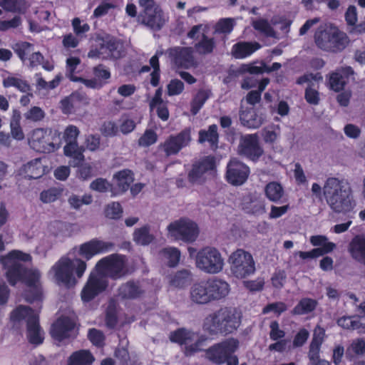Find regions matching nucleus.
Instances as JSON below:
<instances>
[{"mask_svg":"<svg viewBox=\"0 0 365 365\" xmlns=\"http://www.w3.org/2000/svg\"><path fill=\"white\" fill-rule=\"evenodd\" d=\"M31 259L29 255L13 250L1 257L0 261L6 270V277L9 284L15 285L22 281L28 290L24 294L26 301L38 299L41 295V274L36 268L25 269L23 263Z\"/></svg>","mask_w":365,"mask_h":365,"instance_id":"1","label":"nucleus"},{"mask_svg":"<svg viewBox=\"0 0 365 365\" xmlns=\"http://www.w3.org/2000/svg\"><path fill=\"white\" fill-rule=\"evenodd\" d=\"M126 273L125 260L123 255L112 254L101 259L91 272L81 292L83 302H89L108 287L107 277L120 279Z\"/></svg>","mask_w":365,"mask_h":365,"instance_id":"2","label":"nucleus"},{"mask_svg":"<svg viewBox=\"0 0 365 365\" xmlns=\"http://www.w3.org/2000/svg\"><path fill=\"white\" fill-rule=\"evenodd\" d=\"M323 195L334 212L344 215L355 213L356 203L353 197V190L345 179L336 177L327 178L323 185Z\"/></svg>","mask_w":365,"mask_h":365,"instance_id":"3","label":"nucleus"},{"mask_svg":"<svg viewBox=\"0 0 365 365\" xmlns=\"http://www.w3.org/2000/svg\"><path fill=\"white\" fill-rule=\"evenodd\" d=\"M86 269V261L70 252L51 266L48 275L56 284L71 288L77 284Z\"/></svg>","mask_w":365,"mask_h":365,"instance_id":"4","label":"nucleus"},{"mask_svg":"<svg viewBox=\"0 0 365 365\" xmlns=\"http://www.w3.org/2000/svg\"><path fill=\"white\" fill-rule=\"evenodd\" d=\"M349 41L346 33L331 24L320 25L314 34V42L317 47L328 52H341Z\"/></svg>","mask_w":365,"mask_h":365,"instance_id":"5","label":"nucleus"},{"mask_svg":"<svg viewBox=\"0 0 365 365\" xmlns=\"http://www.w3.org/2000/svg\"><path fill=\"white\" fill-rule=\"evenodd\" d=\"M195 267L201 272L216 274L225 267V259L219 250L213 247H205L200 250L195 256Z\"/></svg>","mask_w":365,"mask_h":365,"instance_id":"6","label":"nucleus"},{"mask_svg":"<svg viewBox=\"0 0 365 365\" xmlns=\"http://www.w3.org/2000/svg\"><path fill=\"white\" fill-rule=\"evenodd\" d=\"M228 262L232 274L237 279H245L255 272V262L252 255L243 249L232 252Z\"/></svg>","mask_w":365,"mask_h":365,"instance_id":"7","label":"nucleus"},{"mask_svg":"<svg viewBox=\"0 0 365 365\" xmlns=\"http://www.w3.org/2000/svg\"><path fill=\"white\" fill-rule=\"evenodd\" d=\"M167 230L169 237L186 242H194L199 234L197 224L186 217L170 222L167 227Z\"/></svg>","mask_w":365,"mask_h":365,"instance_id":"8","label":"nucleus"},{"mask_svg":"<svg viewBox=\"0 0 365 365\" xmlns=\"http://www.w3.org/2000/svg\"><path fill=\"white\" fill-rule=\"evenodd\" d=\"M59 137V133L38 128L34 130L29 138L31 147L34 150L42 153H51L60 148V143L54 142V138Z\"/></svg>","mask_w":365,"mask_h":365,"instance_id":"9","label":"nucleus"},{"mask_svg":"<svg viewBox=\"0 0 365 365\" xmlns=\"http://www.w3.org/2000/svg\"><path fill=\"white\" fill-rule=\"evenodd\" d=\"M113 247L114 244L111 242L103 240L99 238H93L74 247L71 252L73 255L77 253L86 260H90L96 255L112 251Z\"/></svg>","mask_w":365,"mask_h":365,"instance_id":"10","label":"nucleus"},{"mask_svg":"<svg viewBox=\"0 0 365 365\" xmlns=\"http://www.w3.org/2000/svg\"><path fill=\"white\" fill-rule=\"evenodd\" d=\"M238 344V341L233 338L226 339L206 349L205 356L215 364H222L229 354H232L237 350Z\"/></svg>","mask_w":365,"mask_h":365,"instance_id":"11","label":"nucleus"},{"mask_svg":"<svg viewBox=\"0 0 365 365\" xmlns=\"http://www.w3.org/2000/svg\"><path fill=\"white\" fill-rule=\"evenodd\" d=\"M215 167L213 157L207 156L193 165L188 173V181L192 185H200L212 175Z\"/></svg>","mask_w":365,"mask_h":365,"instance_id":"12","label":"nucleus"},{"mask_svg":"<svg viewBox=\"0 0 365 365\" xmlns=\"http://www.w3.org/2000/svg\"><path fill=\"white\" fill-rule=\"evenodd\" d=\"M207 29L208 26L207 24H199L194 26L187 34L189 38L199 39V41L195 44V48L201 54L211 53L215 46L214 38H209L205 34Z\"/></svg>","mask_w":365,"mask_h":365,"instance_id":"13","label":"nucleus"},{"mask_svg":"<svg viewBox=\"0 0 365 365\" xmlns=\"http://www.w3.org/2000/svg\"><path fill=\"white\" fill-rule=\"evenodd\" d=\"M191 140V130L186 128L176 135L170 136L160 147L165 155L169 156L177 154L182 148L187 146Z\"/></svg>","mask_w":365,"mask_h":365,"instance_id":"14","label":"nucleus"},{"mask_svg":"<svg viewBox=\"0 0 365 365\" xmlns=\"http://www.w3.org/2000/svg\"><path fill=\"white\" fill-rule=\"evenodd\" d=\"M239 151L247 158L256 160L263 154L257 134L245 135L241 138Z\"/></svg>","mask_w":365,"mask_h":365,"instance_id":"15","label":"nucleus"},{"mask_svg":"<svg viewBox=\"0 0 365 365\" xmlns=\"http://www.w3.org/2000/svg\"><path fill=\"white\" fill-rule=\"evenodd\" d=\"M51 337L58 342L75 338L77 329L73 321H54L50 329Z\"/></svg>","mask_w":365,"mask_h":365,"instance_id":"16","label":"nucleus"},{"mask_svg":"<svg viewBox=\"0 0 365 365\" xmlns=\"http://www.w3.org/2000/svg\"><path fill=\"white\" fill-rule=\"evenodd\" d=\"M249 173L250 169L245 164L232 159L227 165L226 178L230 183L240 185L246 181Z\"/></svg>","mask_w":365,"mask_h":365,"instance_id":"17","label":"nucleus"},{"mask_svg":"<svg viewBox=\"0 0 365 365\" xmlns=\"http://www.w3.org/2000/svg\"><path fill=\"white\" fill-rule=\"evenodd\" d=\"M322 81V76L319 73H306L297 80V83L302 85L307 83L308 86L305 90V99L309 104L317 105L319 102V93L317 89L313 88L314 83H319Z\"/></svg>","mask_w":365,"mask_h":365,"instance_id":"18","label":"nucleus"},{"mask_svg":"<svg viewBox=\"0 0 365 365\" xmlns=\"http://www.w3.org/2000/svg\"><path fill=\"white\" fill-rule=\"evenodd\" d=\"M139 19L143 24L155 30L160 29L168 20L160 7H155L148 12H141Z\"/></svg>","mask_w":365,"mask_h":365,"instance_id":"19","label":"nucleus"},{"mask_svg":"<svg viewBox=\"0 0 365 365\" xmlns=\"http://www.w3.org/2000/svg\"><path fill=\"white\" fill-rule=\"evenodd\" d=\"M60 108L64 114H71L76 112L82 106L89 103L88 98L82 94L73 93L61 101Z\"/></svg>","mask_w":365,"mask_h":365,"instance_id":"20","label":"nucleus"},{"mask_svg":"<svg viewBox=\"0 0 365 365\" xmlns=\"http://www.w3.org/2000/svg\"><path fill=\"white\" fill-rule=\"evenodd\" d=\"M44 158L34 159L24 165L19 170V175L25 178L36 179L45 174L47 170Z\"/></svg>","mask_w":365,"mask_h":365,"instance_id":"21","label":"nucleus"},{"mask_svg":"<svg viewBox=\"0 0 365 365\" xmlns=\"http://www.w3.org/2000/svg\"><path fill=\"white\" fill-rule=\"evenodd\" d=\"M211 302L220 300L228 295L230 284L224 279L213 277L206 279Z\"/></svg>","mask_w":365,"mask_h":365,"instance_id":"22","label":"nucleus"},{"mask_svg":"<svg viewBox=\"0 0 365 365\" xmlns=\"http://www.w3.org/2000/svg\"><path fill=\"white\" fill-rule=\"evenodd\" d=\"M191 300L200 304L211 302L207 280H201L194 283L190 289Z\"/></svg>","mask_w":365,"mask_h":365,"instance_id":"23","label":"nucleus"},{"mask_svg":"<svg viewBox=\"0 0 365 365\" xmlns=\"http://www.w3.org/2000/svg\"><path fill=\"white\" fill-rule=\"evenodd\" d=\"M174 63L180 67L188 68L194 64L192 51L190 48H174L170 51Z\"/></svg>","mask_w":365,"mask_h":365,"instance_id":"24","label":"nucleus"},{"mask_svg":"<svg viewBox=\"0 0 365 365\" xmlns=\"http://www.w3.org/2000/svg\"><path fill=\"white\" fill-rule=\"evenodd\" d=\"M351 74H353V70L351 67L341 68L330 73L329 77L330 89L336 92L341 91L346 83V78Z\"/></svg>","mask_w":365,"mask_h":365,"instance_id":"25","label":"nucleus"},{"mask_svg":"<svg viewBox=\"0 0 365 365\" xmlns=\"http://www.w3.org/2000/svg\"><path fill=\"white\" fill-rule=\"evenodd\" d=\"M26 327L28 341L34 346L41 344L44 340L45 333L38 321H26Z\"/></svg>","mask_w":365,"mask_h":365,"instance_id":"26","label":"nucleus"},{"mask_svg":"<svg viewBox=\"0 0 365 365\" xmlns=\"http://www.w3.org/2000/svg\"><path fill=\"white\" fill-rule=\"evenodd\" d=\"M96 48H92L88 56L91 58H106L109 56H114L112 53L113 43L111 41H105L101 38L96 40Z\"/></svg>","mask_w":365,"mask_h":365,"instance_id":"27","label":"nucleus"},{"mask_svg":"<svg viewBox=\"0 0 365 365\" xmlns=\"http://www.w3.org/2000/svg\"><path fill=\"white\" fill-rule=\"evenodd\" d=\"M349 252L354 259L365 264V238L361 235L354 237L349 243Z\"/></svg>","mask_w":365,"mask_h":365,"instance_id":"28","label":"nucleus"},{"mask_svg":"<svg viewBox=\"0 0 365 365\" xmlns=\"http://www.w3.org/2000/svg\"><path fill=\"white\" fill-rule=\"evenodd\" d=\"M260 48L261 46L257 42H240L232 46V53L236 58H245Z\"/></svg>","mask_w":365,"mask_h":365,"instance_id":"29","label":"nucleus"},{"mask_svg":"<svg viewBox=\"0 0 365 365\" xmlns=\"http://www.w3.org/2000/svg\"><path fill=\"white\" fill-rule=\"evenodd\" d=\"M11 319H38L39 309H34L29 305L19 304L10 314Z\"/></svg>","mask_w":365,"mask_h":365,"instance_id":"30","label":"nucleus"},{"mask_svg":"<svg viewBox=\"0 0 365 365\" xmlns=\"http://www.w3.org/2000/svg\"><path fill=\"white\" fill-rule=\"evenodd\" d=\"M83 150L78 142L66 143L63 148L64 155L72 159L71 164L73 167L78 166L84 160Z\"/></svg>","mask_w":365,"mask_h":365,"instance_id":"31","label":"nucleus"},{"mask_svg":"<svg viewBox=\"0 0 365 365\" xmlns=\"http://www.w3.org/2000/svg\"><path fill=\"white\" fill-rule=\"evenodd\" d=\"M242 123L249 128H257L264 122L261 115H258L253 108L242 110L240 113Z\"/></svg>","mask_w":365,"mask_h":365,"instance_id":"32","label":"nucleus"},{"mask_svg":"<svg viewBox=\"0 0 365 365\" xmlns=\"http://www.w3.org/2000/svg\"><path fill=\"white\" fill-rule=\"evenodd\" d=\"M114 184L118 187V192L127 190L133 181V173L130 170H123L113 175Z\"/></svg>","mask_w":365,"mask_h":365,"instance_id":"33","label":"nucleus"},{"mask_svg":"<svg viewBox=\"0 0 365 365\" xmlns=\"http://www.w3.org/2000/svg\"><path fill=\"white\" fill-rule=\"evenodd\" d=\"M143 290L139 283L128 282L118 289V295L123 299H135L141 296Z\"/></svg>","mask_w":365,"mask_h":365,"instance_id":"34","label":"nucleus"},{"mask_svg":"<svg viewBox=\"0 0 365 365\" xmlns=\"http://www.w3.org/2000/svg\"><path fill=\"white\" fill-rule=\"evenodd\" d=\"M2 83L4 88L14 87L21 92L26 93L30 90V86L26 81L12 73L4 76Z\"/></svg>","mask_w":365,"mask_h":365,"instance_id":"35","label":"nucleus"},{"mask_svg":"<svg viewBox=\"0 0 365 365\" xmlns=\"http://www.w3.org/2000/svg\"><path fill=\"white\" fill-rule=\"evenodd\" d=\"M162 89L158 88L152 99L150 106L151 109H156L158 115L163 120H167L169 118V112L166 104L162 100Z\"/></svg>","mask_w":365,"mask_h":365,"instance_id":"36","label":"nucleus"},{"mask_svg":"<svg viewBox=\"0 0 365 365\" xmlns=\"http://www.w3.org/2000/svg\"><path fill=\"white\" fill-rule=\"evenodd\" d=\"M94 357L91 353L85 349L73 352L68 358L67 365H91Z\"/></svg>","mask_w":365,"mask_h":365,"instance_id":"37","label":"nucleus"},{"mask_svg":"<svg viewBox=\"0 0 365 365\" xmlns=\"http://www.w3.org/2000/svg\"><path fill=\"white\" fill-rule=\"evenodd\" d=\"M264 193L271 202H279L284 195V190L280 183L273 181L266 185Z\"/></svg>","mask_w":365,"mask_h":365,"instance_id":"38","label":"nucleus"},{"mask_svg":"<svg viewBox=\"0 0 365 365\" xmlns=\"http://www.w3.org/2000/svg\"><path fill=\"white\" fill-rule=\"evenodd\" d=\"M0 6L6 11L24 14L30 4L26 0H1Z\"/></svg>","mask_w":365,"mask_h":365,"instance_id":"39","label":"nucleus"},{"mask_svg":"<svg viewBox=\"0 0 365 365\" xmlns=\"http://www.w3.org/2000/svg\"><path fill=\"white\" fill-rule=\"evenodd\" d=\"M133 236V240L140 245H149L154 240V236L150 233V226L148 225L135 229Z\"/></svg>","mask_w":365,"mask_h":365,"instance_id":"40","label":"nucleus"},{"mask_svg":"<svg viewBox=\"0 0 365 365\" xmlns=\"http://www.w3.org/2000/svg\"><path fill=\"white\" fill-rule=\"evenodd\" d=\"M191 273L189 270L182 269L169 277V284L174 287L181 288L190 280Z\"/></svg>","mask_w":365,"mask_h":365,"instance_id":"41","label":"nucleus"},{"mask_svg":"<svg viewBox=\"0 0 365 365\" xmlns=\"http://www.w3.org/2000/svg\"><path fill=\"white\" fill-rule=\"evenodd\" d=\"M196 338L194 332L186 330L185 329H179L178 330L171 333L170 339L172 341L179 343L180 344H188Z\"/></svg>","mask_w":365,"mask_h":365,"instance_id":"42","label":"nucleus"},{"mask_svg":"<svg viewBox=\"0 0 365 365\" xmlns=\"http://www.w3.org/2000/svg\"><path fill=\"white\" fill-rule=\"evenodd\" d=\"M241 312L235 307H225L215 313L214 319H240Z\"/></svg>","mask_w":365,"mask_h":365,"instance_id":"43","label":"nucleus"},{"mask_svg":"<svg viewBox=\"0 0 365 365\" xmlns=\"http://www.w3.org/2000/svg\"><path fill=\"white\" fill-rule=\"evenodd\" d=\"M217 127L216 125H212L207 130H202L199 132V142H208L211 145H216L218 140Z\"/></svg>","mask_w":365,"mask_h":365,"instance_id":"44","label":"nucleus"},{"mask_svg":"<svg viewBox=\"0 0 365 365\" xmlns=\"http://www.w3.org/2000/svg\"><path fill=\"white\" fill-rule=\"evenodd\" d=\"M162 258L167 262L170 267L176 266L180 258V252L175 247H167L163 249L161 252Z\"/></svg>","mask_w":365,"mask_h":365,"instance_id":"45","label":"nucleus"},{"mask_svg":"<svg viewBox=\"0 0 365 365\" xmlns=\"http://www.w3.org/2000/svg\"><path fill=\"white\" fill-rule=\"evenodd\" d=\"M257 63L254 62L242 64L237 71L239 73H250L251 74H259L267 71V66L264 63H259V65H257Z\"/></svg>","mask_w":365,"mask_h":365,"instance_id":"46","label":"nucleus"},{"mask_svg":"<svg viewBox=\"0 0 365 365\" xmlns=\"http://www.w3.org/2000/svg\"><path fill=\"white\" fill-rule=\"evenodd\" d=\"M317 306V301L304 298L302 299L294 308L293 312L297 314H304L313 311Z\"/></svg>","mask_w":365,"mask_h":365,"instance_id":"47","label":"nucleus"},{"mask_svg":"<svg viewBox=\"0 0 365 365\" xmlns=\"http://www.w3.org/2000/svg\"><path fill=\"white\" fill-rule=\"evenodd\" d=\"M115 7V0H101V3L94 9L93 16L95 18L103 16Z\"/></svg>","mask_w":365,"mask_h":365,"instance_id":"48","label":"nucleus"},{"mask_svg":"<svg viewBox=\"0 0 365 365\" xmlns=\"http://www.w3.org/2000/svg\"><path fill=\"white\" fill-rule=\"evenodd\" d=\"M333 247L332 245H328L324 250L313 249L309 252L299 251L296 252L301 259H314L320 256H323L325 254L330 253V250Z\"/></svg>","mask_w":365,"mask_h":365,"instance_id":"49","label":"nucleus"},{"mask_svg":"<svg viewBox=\"0 0 365 365\" xmlns=\"http://www.w3.org/2000/svg\"><path fill=\"white\" fill-rule=\"evenodd\" d=\"M61 195V190L52 187L42 191L40 194V200L43 203H51L57 200Z\"/></svg>","mask_w":365,"mask_h":365,"instance_id":"50","label":"nucleus"},{"mask_svg":"<svg viewBox=\"0 0 365 365\" xmlns=\"http://www.w3.org/2000/svg\"><path fill=\"white\" fill-rule=\"evenodd\" d=\"M287 309V306L283 302H275L267 304L262 309L263 314H271L273 317H278Z\"/></svg>","mask_w":365,"mask_h":365,"instance_id":"51","label":"nucleus"},{"mask_svg":"<svg viewBox=\"0 0 365 365\" xmlns=\"http://www.w3.org/2000/svg\"><path fill=\"white\" fill-rule=\"evenodd\" d=\"M254 28L267 36L274 37L275 32L272 26L264 19H259L253 21Z\"/></svg>","mask_w":365,"mask_h":365,"instance_id":"52","label":"nucleus"},{"mask_svg":"<svg viewBox=\"0 0 365 365\" xmlns=\"http://www.w3.org/2000/svg\"><path fill=\"white\" fill-rule=\"evenodd\" d=\"M15 51L21 60L24 62L28 56L33 51V45L28 42H20L15 45Z\"/></svg>","mask_w":365,"mask_h":365,"instance_id":"53","label":"nucleus"},{"mask_svg":"<svg viewBox=\"0 0 365 365\" xmlns=\"http://www.w3.org/2000/svg\"><path fill=\"white\" fill-rule=\"evenodd\" d=\"M123 210L118 202H113L105 208V215L110 219H118L121 217Z\"/></svg>","mask_w":365,"mask_h":365,"instance_id":"54","label":"nucleus"},{"mask_svg":"<svg viewBox=\"0 0 365 365\" xmlns=\"http://www.w3.org/2000/svg\"><path fill=\"white\" fill-rule=\"evenodd\" d=\"M233 20L231 19H222L215 25V32L217 34H229L233 29Z\"/></svg>","mask_w":365,"mask_h":365,"instance_id":"55","label":"nucleus"},{"mask_svg":"<svg viewBox=\"0 0 365 365\" xmlns=\"http://www.w3.org/2000/svg\"><path fill=\"white\" fill-rule=\"evenodd\" d=\"M262 135L266 143H274L280 135V128L279 125L266 128L263 130Z\"/></svg>","mask_w":365,"mask_h":365,"instance_id":"56","label":"nucleus"},{"mask_svg":"<svg viewBox=\"0 0 365 365\" xmlns=\"http://www.w3.org/2000/svg\"><path fill=\"white\" fill-rule=\"evenodd\" d=\"M208 98L207 92L200 91L194 98L191 105V112L196 114Z\"/></svg>","mask_w":365,"mask_h":365,"instance_id":"57","label":"nucleus"},{"mask_svg":"<svg viewBox=\"0 0 365 365\" xmlns=\"http://www.w3.org/2000/svg\"><path fill=\"white\" fill-rule=\"evenodd\" d=\"M74 34L78 37L82 38L83 34L88 32L90 26L87 23H83L79 18H74L71 22Z\"/></svg>","mask_w":365,"mask_h":365,"instance_id":"58","label":"nucleus"},{"mask_svg":"<svg viewBox=\"0 0 365 365\" xmlns=\"http://www.w3.org/2000/svg\"><path fill=\"white\" fill-rule=\"evenodd\" d=\"M106 319H117L123 318L122 310L118 307L114 301H110L106 309Z\"/></svg>","mask_w":365,"mask_h":365,"instance_id":"59","label":"nucleus"},{"mask_svg":"<svg viewBox=\"0 0 365 365\" xmlns=\"http://www.w3.org/2000/svg\"><path fill=\"white\" fill-rule=\"evenodd\" d=\"M310 242L314 247H320L317 249L324 250L328 245H332L333 247L330 250L331 252L335 248L336 245L334 242H329L328 238L324 235H314L310 237Z\"/></svg>","mask_w":365,"mask_h":365,"instance_id":"60","label":"nucleus"},{"mask_svg":"<svg viewBox=\"0 0 365 365\" xmlns=\"http://www.w3.org/2000/svg\"><path fill=\"white\" fill-rule=\"evenodd\" d=\"M158 135L152 130H146L143 135L139 138L138 144L143 147H148L156 143Z\"/></svg>","mask_w":365,"mask_h":365,"instance_id":"61","label":"nucleus"},{"mask_svg":"<svg viewBox=\"0 0 365 365\" xmlns=\"http://www.w3.org/2000/svg\"><path fill=\"white\" fill-rule=\"evenodd\" d=\"M81 61L77 57H69L66 60V75L73 81H77V77L73 76L77 66L79 65Z\"/></svg>","mask_w":365,"mask_h":365,"instance_id":"62","label":"nucleus"},{"mask_svg":"<svg viewBox=\"0 0 365 365\" xmlns=\"http://www.w3.org/2000/svg\"><path fill=\"white\" fill-rule=\"evenodd\" d=\"M79 133L80 131L76 126L70 125L64 130L63 138L66 143L77 142V138Z\"/></svg>","mask_w":365,"mask_h":365,"instance_id":"63","label":"nucleus"},{"mask_svg":"<svg viewBox=\"0 0 365 365\" xmlns=\"http://www.w3.org/2000/svg\"><path fill=\"white\" fill-rule=\"evenodd\" d=\"M88 337L93 344L97 346H102L105 336L103 333L96 329H91L88 331Z\"/></svg>","mask_w":365,"mask_h":365,"instance_id":"64","label":"nucleus"}]
</instances>
